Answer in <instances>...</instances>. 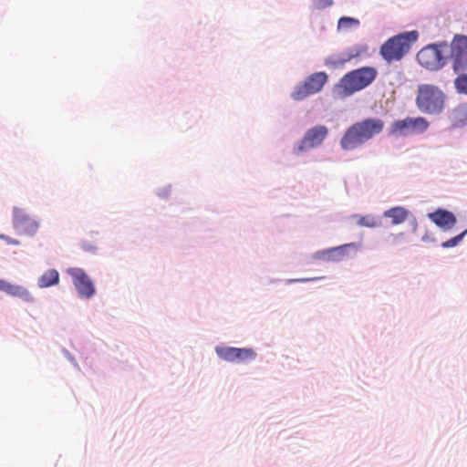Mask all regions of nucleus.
<instances>
[{"label":"nucleus","mask_w":467,"mask_h":467,"mask_svg":"<svg viewBox=\"0 0 467 467\" xmlns=\"http://www.w3.org/2000/svg\"><path fill=\"white\" fill-rule=\"evenodd\" d=\"M385 123L379 118H367L349 126L340 139L339 145L343 150H354L375 136L379 135Z\"/></svg>","instance_id":"f257e3e1"},{"label":"nucleus","mask_w":467,"mask_h":467,"mask_svg":"<svg viewBox=\"0 0 467 467\" xmlns=\"http://www.w3.org/2000/svg\"><path fill=\"white\" fill-rule=\"evenodd\" d=\"M377 70L372 67H363L346 74L336 87L337 95L348 97L369 86L377 77Z\"/></svg>","instance_id":"f03ea898"},{"label":"nucleus","mask_w":467,"mask_h":467,"mask_svg":"<svg viewBox=\"0 0 467 467\" xmlns=\"http://www.w3.org/2000/svg\"><path fill=\"white\" fill-rule=\"evenodd\" d=\"M419 37L416 30L404 32L388 39L380 47V55L388 62L400 60Z\"/></svg>","instance_id":"7ed1b4c3"},{"label":"nucleus","mask_w":467,"mask_h":467,"mask_svg":"<svg viewBox=\"0 0 467 467\" xmlns=\"http://www.w3.org/2000/svg\"><path fill=\"white\" fill-rule=\"evenodd\" d=\"M444 102L445 95L438 87L431 84L418 87L416 105L421 112L438 114L442 110Z\"/></svg>","instance_id":"20e7f679"},{"label":"nucleus","mask_w":467,"mask_h":467,"mask_svg":"<svg viewBox=\"0 0 467 467\" xmlns=\"http://www.w3.org/2000/svg\"><path fill=\"white\" fill-rule=\"evenodd\" d=\"M430 126L428 120L423 117L410 118L393 121L389 128V136H407L421 134Z\"/></svg>","instance_id":"39448f33"},{"label":"nucleus","mask_w":467,"mask_h":467,"mask_svg":"<svg viewBox=\"0 0 467 467\" xmlns=\"http://www.w3.org/2000/svg\"><path fill=\"white\" fill-rule=\"evenodd\" d=\"M327 81V75L325 72H316L308 76L303 82L298 83L291 98L294 100L300 101L307 97L319 92Z\"/></svg>","instance_id":"423d86ee"},{"label":"nucleus","mask_w":467,"mask_h":467,"mask_svg":"<svg viewBox=\"0 0 467 467\" xmlns=\"http://www.w3.org/2000/svg\"><path fill=\"white\" fill-rule=\"evenodd\" d=\"M446 44H432L420 49L417 54V61L429 70H438L445 65L443 51Z\"/></svg>","instance_id":"0eeeda50"},{"label":"nucleus","mask_w":467,"mask_h":467,"mask_svg":"<svg viewBox=\"0 0 467 467\" xmlns=\"http://www.w3.org/2000/svg\"><path fill=\"white\" fill-rule=\"evenodd\" d=\"M448 59L455 73L467 70V36L456 35L452 38Z\"/></svg>","instance_id":"6e6552de"},{"label":"nucleus","mask_w":467,"mask_h":467,"mask_svg":"<svg viewBox=\"0 0 467 467\" xmlns=\"http://www.w3.org/2000/svg\"><path fill=\"white\" fill-rule=\"evenodd\" d=\"M328 134V129L324 125H317L309 129L300 140L297 147L294 149L296 154L307 151L310 149L318 147Z\"/></svg>","instance_id":"1a4fd4ad"},{"label":"nucleus","mask_w":467,"mask_h":467,"mask_svg":"<svg viewBox=\"0 0 467 467\" xmlns=\"http://www.w3.org/2000/svg\"><path fill=\"white\" fill-rule=\"evenodd\" d=\"M13 226L21 234L34 235L38 230L39 223L25 209L14 207Z\"/></svg>","instance_id":"9d476101"},{"label":"nucleus","mask_w":467,"mask_h":467,"mask_svg":"<svg viewBox=\"0 0 467 467\" xmlns=\"http://www.w3.org/2000/svg\"><path fill=\"white\" fill-rule=\"evenodd\" d=\"M67 274L71 276L80 297L90 298L95 294V286L89 276L81 269L72 267L67 269Z\"/></svg>","instance_id":"9b49d317"},{"label":"nucleus","mask_w":467,"mask_h":467,"mask_svg":"<svg viewBox=\"0 0 467 467\" xmlns=\"http://www.w3.org/2000/svg\"><path fill=\"white\" fill-rule=\"evenodd\" d=\"M216 353L220 358L228 362L243 363L253 360L256 357L255 351L247 348L217 347Z\"/></svg>","instance_id":"f8f14e48"},{"label":"nucleus","mask_w":467,"mask_h":467,"mask_svg":"<svg viewBox=\"0 0 467 467\" xmlns=\"http://www.w3.org/2000/svg\"><path fill=\"white\" fill-rule=\"evenodd\" d=\"M359 247L358 243H349L336 247L328 248L318 253V258L327 262H340L348 258V251H357Z\"/></svg>","instance_id":"ddd939ff"},{"label":"nucleus","mask_w":467,"mask_h":467,"mask_svg":"<svg viewBox=\"0 0 467 467\" xmlns=\"http://www.w3.org/2000/svg\"><path fill=\"white\" fill-rule=\"evenodd\" d=\"M429 218L437 226L445 230L451 229L457 222L455 215L451 212L441 209L429 213Z\"/></svg>","instance_id":"4468645a"},{"label":"nucleus","mask_w":467,"mask_h":467,"mask_svg":"<svg viewBox=\"0 0 467 467\" xmlns=\"http://www.w3.org/2000/svg\"><path fill=\"white\" fill-rule=\"evenodd\" d=\"M0 291L6 293L12 296H16L26 302H33L34 297L28 290L18 285H13L4 279H0Z\"/></svg>","instance_id":"2eb2a0df"},{"label":"nucleus","mask_w":467,"mask_h":467,"mask_svg":"<svg viewBox=\"0 0 467 467\" xmlns=\"http://www.w3.org/2000/svg\"><path fill=\"white\" fill-rule=\"evenodd\" d=\"M451 123L454 128H462L467 124V106L460 105L450 115Z\"/></svg>","instance_id":"dca6fc26"},{"label":"nucleus","mask_w":467,"mask_h":467,"mask_svg":"<svg viewBox=\"0 0 467 467\" xmlns=\"http://www.w3.org/2000/svg\"><path fill=\"white\" fill-rule=\"evenodd\" d=\"M367 51L366 47H356L354 48L349 49V51L343 57L337 59L334 57H329L326 64L327 65H343L344 63L351 60L354 57L360 56L361 54Z\"/></svg>","instance_id":"f3484780"},{"label":"nucleus","mask_w":467,"mask_h":467,"mask_svg":"<svg viewBox=\"0 0 467 467\" xmlns=\"http://www.w3.org/2000/svg\"><path fill=\"white\" fill-rule=\"evenodd\" d=\"M384 216L390 218L393 224H400L407 220L408 211L403 207H394L386 211Z\"/></svg>","instance_id":"a211bd4d"},{"label":"nucleus","mask_w":467,"mask_h":467,"mask_svg":"<svg viewBox=\"0 0 467 467\" xmlns=\"http://www.w3.org/2000/svg\"><path fill=\"white\" fill-rule=\"evenodd\" d=\"M59 281L58 272L55 269L46 271L38 279V286L41 288L57 285Z\"/></svg>","instance_id":"6ab92c4d"},{"label":"nucleus","mask_w":467,"mask_h":467,"mask_svg":"<svg viewBox=\"0 0 467 467\" xmlns=\"http://www.w3.org/2000/svg\"><path fill=\"white\" fill-rule=\"evenodd\" d=\"M354 218L357 220V224L361 227L374 228L379 224V220L371 215H355Z\"/></svg>","instance_id":"aec40b11"},{"label":"nucleus","mask_w":467,"mask_h":467,"mask_svg":"<svg viewBox=\"0 0 467 467\" xmlns=\"http://www.w3.org/2000/svg\"><path fill=\"white\" fill-rule=\"evenodd\" d=\"M454 79V87L459 94L467 96V73L460 72Z\"/></svg>","instance_id":"412c9836"},{"label":"nucleus","mask_w":467,"mask_h":467,"mask_svg":"<svg viewBox=\"0 0 467 467\" xmlns=\"http://www.w3.org/2000/svg\"><path fill=\"white\" fill-rule=\"evenodd\" d=\"M359 25V21L356 18L343 16L339 18L337 27L339 30H348Z\"/></svg>","instance_id":"4be33fe9"},{"label":"nucleus","mask_w":467,"mask_h":467,"mask_svg":"<svg viewBox=\"0 0 467 467\" xmlns=\"http://www.w3.org/2000/svg\"><path fill=\"white\" fill-rule=\"evenodd\" d=\"M467 234V230L463 231L462 234H460L459 235L453 237V238H451L450 240L446 241V242H443L441 244V246L443 248H451V247H454L456 246L463 238V236Z\"/></svg>","instance_id":"5701e85b"},{"label":"nucleus","mask_w":467,"mask_h":467,"mask_svg":"<svg viewBox=\"0 0 467 467\" xmlns=\"http://www.w3.org/2000/svg\"><path fill=\"white\" fill-rule=\"evenodd\" d=\"M333 5V0H313L312 7L315 10L326 9Z\"/></svg>","instance_id":"b1692460"},{"label":"nucleus","mask_w":467,"mask_h":467,"mask_svg":"<svg viewBox=\"0 0 467 467\" xmlns=\"http://www.w3.org/2000/svg\"><path fill=\"white\" fill-rule=\"evenodd\" d=\"M0 238L2 240L5 241L8 244L18 245L20 244V242L18 240L13 239L5 234H0Z\"/></svg>","instance_id":"393cba45"},{"label":"nucleus","mask_w":467,"mask_h":467,"mask_svg":"<svg viewBox=\"0 0 467 467\" xmlns=\"http://www.w3.org/2000/svg\"><path fill=\"white\" fill-rule=\"evenodd\" d=\"M309 279H302L301 281L302 282H305V281H308Z\"/></svg>","instance_id":"a878e982"}]
</instances>
